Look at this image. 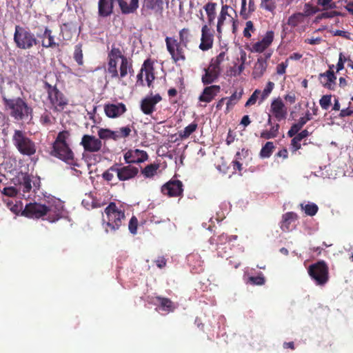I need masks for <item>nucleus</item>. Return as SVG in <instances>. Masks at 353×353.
<instances>
[{"instance_id":"9","label":"nucleus","mask_w":353,"mask_h":353,"mask_svg":"<svg viewBox=\"0 0 353 353\" xmlns=\"http://www.w3.org/2000/svg\"><path fill=\"white\" fill-rule=\"evenodd\" d=\"M167 51L174 63L184 62L186 60L185 47L174 37H166L165 39Z\"/></svg>"},{"instance_id":"33","label":"nucleus","mask_w":353,"mask_h":353,"mask_svg":"<svg viewBox=\"0 0 353 353\" xmlns=\"http://www.w3.org/2000/svg\"><path fill=\"white\" fill-rule=\"evenodd\" d=\"M122 6V10L127 12V14H134L137 12L139 7V0H130V2H127L126 0H120L119 1Z\"/></svg>"},{"instance_id":"49","label":"nucleus","mask_w":353,"mask_h":353,"mask_svg":"<svg viewBox=\"0 0 353 353\" xmlns=\"http://www.w3.org/2000/svg\"><path fill=\"white\" fill-rule=\"evenodd\" d=\"M300 142L301 141L299 139L297 134L292 139L290 149L292 153H296L298 150L301 148V144Z\"/></svg>"},{"instance_id":"57","label":"nucleus","mask_w":353,"mask_h":353,"mask_svg":"<svg viewBox=\"0 0 353 353\" xmlns=\"http://www.w3.org/2000/svg\"><path fill=\"white\" fill-rule=\"evenodd\" d=\"M131 128L129 125L121 127L118 130L119 139L126 138L130 136L131 132Z\"/></svg>"},{"instance_id":"47","label":"nucleus","mask_w":353,"mask_h":353,"mask_svg":"<svg viewBox=\"0 0 353 353\" xmlns=\"http://www.w3.org/2000/svg\"><path fill=\"white\" fill-rule=\"evenodd\" d=\"M226 53L224 51L221 52L215 58L212 59V61L213 62L214 65L216 68L217 70H219V72L221 73V64L224 61Z\"/></svg>"},{"instance_id":"38","label":"nucleus","mask_w":353,"mask_h":353,"mask_svg":"<svg viewBox=\"0 0 353 353\" xmlns=\"http://www.w3.org/2000/svg\"><path fill=\"white\" fill-rule=\"evenodd\" d=\"M115 173L118 176V163H114L113 165L108 168V170L103 172V179L108 182L112 181L114 178Z\"/></svg>"},{"instance_id":"35","label":"nucleus","mask_w":353,"mask_h":353,"mask_svg":"<svg viewBox=\"0 0 353 353\" xmlns=\"http://www.w3.org/2000/svg\"><path fill=\"white\" fill-rule=\"evenodd\" d=\"M198 128V124L196 122H192L189 125L185 126L184 130L179 131V135L181 140L190 137V134L194 133Z\"/></svg>"},{"instance_id":"32","label":"nucleus","mask_w":353,"mask_h":353,"mask_svg":"<svg viewBox=\"0 0 353 353\" xmlns=\"http://www.w3.org/2000/svg\"><path fill=\"white\" fill-rule=\"evenodd\" d=\"M230 8L231 7L228 5L222 6L216 24V31L219 34V35H221L222 33V27L224 24L225 21L226 20V17L230 16L228 10L229 9H230Z\"/></svg>"},{"instance_id":"60","label":"nucleus","mask_w":353,"mask_h":353,"mask_svg":"<svg viewBox=\"0 0 353 353\" xmlns=\"http://www.w3.org/2000/svg\"><path fill=\"white\" fill-rule=\"evenodd\" d=\"M241 156V153L239 152H237L236 154V159L232 161L233 163V168L235 170L241 171L242 170V164L239 161V157Z\"/></svg>"},{"instance_id":"63","label":"nucleus","mask_w":353,"mask_h":353,"mask_svg":"<svg viewBox=\"0 0 353 353\" xmlns=\"http://www.w3.org/2000/svg\"><path fill=\"white\" fill-rule=\"evenodd\" d=\"M260 137L262 139H265V140H269V139H272V134L271 130H264L261 132Z\"/></svg>"},{"instance_id":"2","label":"nucleus","mask_w":353,"mask_h":353,"mask_svg":"<svg viewBox=\"0 0 353 353\" xmlns=\"http://www.w3.org/2000/svg\"><path fill=\"white\" fill-rule=\"evenodd\" d=\"M70 135V131L68 130L60 131L58 133L52 145L51 154L71 166L80 167V164L78 160L75 159L74 152L68 142Z\"/></svg>"},{"instance_id":"14","label":"nucleus","mask_w":353,"mask_h":353,"mask_svg":"<svg viewBox=\"0 0 353 353\" xmlns=\"http://www.w3.org/2000/svg\"><path fill=\"white\" fill-rule=\"evenodd\" d=\"M48 213V205L37 203H29L26 205L22 214L30 218H40Z\"/></svg>"},{"instance_id":"64","label":"nucleus","mask_w":353,"mask_h":353,"mask_svg":"<svg viewBox=\"0 0 353 353\" xmlns=\"http://www.w3.org/2000/svg\"><path fill=\"white\" fill-rule=\"evenodd\" d=\"M8 205L10 208L11 211L16 214L19 212L21 210V207H19V205L17 204H12V202L11 201H8Z\"/></svg>"},{"instance_id":"10","label":"nucleus","mask_w":353,"mask_h":353,"mask_svg":"<svg viewBox=\"0 0 353 353\" xmlns=\"http://www.w3.org/2000/svg\"><path fill=\"white\" fill-rule=\"evenodd\" d=\"M163 6V0H142V6L140 10L141 15L147 17H150L152 12L162 14Z\"/></svg>"},{"instance_id":"15","label":"nucleus","mask_w":353,"mask_h":353,"mask_svg":"<svg viewBox=\"0 0 353 353\" xmlns=\"http://www.w3.org/2000/svg\"><path fill=\"white\" fill-rule=\"evenodd\" d=\"M81 145L86 152H99L102 148V141L99 138L90 134H84L81 138Z\"/></svg>"},{"instance_id":"51","label":"nucleus","mask_w":353,"mask_h":353,"mask_svg":"<svg viewBox=\"0 0 353 353\" xmlns=\"http://www.w3.org/2000/svg\"><path fill=\"white\" fill-rule=\"evenodd\" d=\"M261 93L259 89H256L255 91L250 96L248 100H247L246 103L245 104V107H248V105H254L256 103L257 99H259V96Z\"/></svg>"},{"instance_id":"18","label":"nucleus","mask_w":353,"mask_h":353,"mask_svg":"<svg viewBox=\"0 0 353 353\" xmlns=\"http://www.w3.org/2000/svg\"><path fill=\"white\" fill-rule=\"evenodd\" d=\"M148 159V154L145 151L140 149H134L128 150L124 154V161L125 163H141Z\"/></svg>"},{"instance_id":"1","label":"nucleus","mask_w":353,"mask_h":353,"mask_svg":"<svg viewBox=\"0 0 353 353\" xmlns=\"http://www.w3.org/2000/svg\"><path fill=\"white\" fill-rule=\"evenodd\" d=\"M106 59V73L111 79L122 80L128 74H134L132 59L126 57L122 48L115 44H112L108 52Z\"/></svg>"},{"instance_id":"11","label":"nucleus","mask_w":353,"mask_h":353,"mask_svg":"<svg viewBox=\"0 0 353 353\" xmlns=\"http://www.w3.org/2000/svg\"><path fill=\"white\" fill-rule=\"evenodd\" d=\"M183 182L179 179H170L161 186V193L169 197L182 196L183 189Z\"/></svg>"},{"instance_id":"54","label":"nucleus","mask_w":353,"mask_h":353,"mask_svg":"<svg viewBox=\"0 0 353 353\" xmlns=\"http://www.w3.org/2000/svg\"><path fill=\"white\" fill-rule=\"evenodd\" d=\"M345 14L337 12V10H332L331 12H323L320 14L319 18H332L334 17H345Z\"/></svg>"},{"instance_id":"44","label":"nucleus","mask_w":353,"mask_h":353,"mask_svg":"<svg viewBox=\"0 0 353 353\" xmlns=\"http://www.w3.org/2000/svg\"><path fill=\"white\" fill-rule=\"evenodd\" d=\"M260 6L262 9L268 10L272 13L274 12L276 7V3L274 0H261Z\"/></svg>"},{"instance_id":"23","label":"nucleus","mask_w":353,"mask_h":353,"mask_svg":"<svg viewBox=\"0 0 353 353\" xmlns=\"http://www.w3.org/2000/svg\"><path fill=\"white\" fill-rule=\"evenodd\" d=\"M319 80L325 88L335 89L336 76L333 70H327L325 72L319 74Z\"/></svg>"},{"instance_id":"22","label":"nucleus","mask_w":353,"mask_h":353,"mask_svg":"<svg viewBox=\"0 0 353 353\" xmlns=\"http://www.w3.org/2000/svg\"><path fill=\"white\" fill-rule=\"evenodd\" d=\"M104 111L109 118H117L127 111L125 105L123 103H107L104 106Z\"/></svg>"},{"instance_id":"8","label":"nucleus","mask_w":353,"mask_h":353,"mask_svg":"<svg viewBox=\"0 0 353 353\" xmlns=\"http://www.w3.org/2000/svg\"><path fill=\"white\" fill-rule=\"evenodd\" d=\"M308 275L319 285H324L330 279L329 268L325 261H319L308 266Z\"/></svg>"},{"instance_id":"62","label":"nucleus","mask_w":353,"mask_h":353,"mask_svg":"<svg viewBox=\"0 0 353 353\" xmlns=\"http://www.w3.org/2000/svg\"><path fill=\"white\" fill-rule=\"evenodd\" d=\"M352 111H351V108H346L341 110L339 112L340 118H345V117L352 116Z\"/></svg>"},{"instance_id":"29","label":"nucleus","mask_w":353,"mask_h":353,"mask_svg":"<svg viewBox=\"0 0 353 353\" xmlns=\"http://www.w3.org/2000/svg\"><path fill=\"white\" fill-rule=\"evenodd\" d=\"M268 67V63L265 59L259 57L253 68L252 77L254 79L260 78L263 76Z\"/></svg>"},{"instance_id":"24","label":"nucleus","mask_w":353,"mask_h":353,"mask_svg":"<svg viewBox=\"0 0 353 353\" xmlns=\"http://www.w3.org/2000/svg\"><path fill=\"white\" fill-rule=\"evenodd\" d=\"M63 205L61 203L60 201H57L54 202L53 204H51L48 207V213L46 216H48V220L51 221V223H54L63 216Z\"/></svg>"},{"instance_id":"48","label":"nucleus","mask_w":353,"mask_h":353,"mask_svg":"<svg viewBox=\"0 0 353 353\" xmlns=\"http://www.w3.org/2000/svg\"><path fill=\"white\" fill-rule=\"evenodd\" d=\"M332 96L331 94H327L322 96L321 98L320 99L319 103L322 108L324 109V110H327V109L330 106L332 103Z\"/></svg>"},{"instance_id":"41","label":"nucleus","mask_w":353,"mask_h":353,"mask_svg":"<svg viewBox=\"0 0 353 353\" xmlns=\"http://www.w3.org/2000/svg\"><path fill=\"white\" fill-rule=\"evenodd\" d=\"M241 95H242V92H238L236 91H235L234 92L232 93V94L229 97V98H227V103H226V110L228 112L230 111V110L231 109V108L233 107V105H234V104L237 103L238 101L240 100L241 97Z\"/></svg>"},{"instance_id":"45","label":"nucleus","mask_w":353,"mask_h":353,"mask_svg":"<svg viewBox=\"0 0 353 353\" xmlns=\"http://www.w3.org/2000/svg\"><path fill=\"white\" fill-rule=\"evenodd\" d=\"M301 207L308 216H314L318 212V206L314 203L306 204L305 205L301 204Z\"/></svg>"},{"instance_id":"43","label":"nucleus","mask_w":353,"mask_h":353,"mask_svg":"<svg viewBox=\"0 0 353 353\" xmlns=\"http://www.w3.org/2000/svg\"><path fill=\"white\" fill-rule=\"evenodd\" d=\"M320 10H321L318 8L317 6H314L310 4V3H305L304 6V12H302V14L305 19V17L312 16V14L317 13Z\"/></svg>"},{"instance_id":"55","label":"nucleus","mask_w":353,"mask_h":353,"mask_svg":"<svg viewBox=\"0 0 353 353\" xmlns=\"http://www.w3.org/2000/svg\"><path fill=\"white\" fill-rule=\"evenodd\" d=\"M1 193L6 195L7 196H9V197H14V196H16V195H17V189H15L14 187L13 186H10V187H5L3 190H1Z\"/></svg>"},{"instance_id":"36","label":"nucleus","mask_w":353,"mask_h":353,"mask_svg":"<svg viewBox=\"0 0 353 353\" xmlns=\"http://www.w3.org/2000/svg\"><path fill=\"white\" fill-rule=\"evenodd\" d=\"M304 21V18L302 12H296L289 17L287 24L291 28H296L298 25Z\"/></svg>"},{"instance_id":"53","label":"nucleus","mask_w":353,"mask_h":353,"mask_svg":"<svg viewBox=\"0 0 353 353\" xmlns=\"http://www.w3.org/2000/svg\"><path fill=\"white\" fill-rule=\"evenodd\" d=\"M137 225H138V220L137 216H133L131 217L129 224L128 228L131 234H136L137 232Z\"/></svg>"},{"instance_id":"7","label":"nucleus","mask_w":353,"mask_h":353,"mask_svg":"<svg viewBox=\"0 0 353 353\" xmlns=\"http://www.w3.org/2000/svg\"><path fill=\"white\" fill-rule=\"evenodd\" d=\"M44 88L47 90L49 108L54 112H61L67 107L68 99L63 92L58 89L57 85H52L47 81L44 83Z\"/></svg>"},{"instance_id":"6","label":"nucleus","mask_w":353,"mask_h":353,"mask_svg":"<svg viewBox=\"0 0 353 353\" xmlns=\"http://www.w3.org/2000/svg\"><path fill=\"white\" fill-rule=\"evenodd\" d=\"M14 41L16 46L21 49H30L39 44V39L28 28L16 25L14 32Z\"/></svg>"},{"instance_id":"30","label":"nucleus","mask_w":353,"mask_h":353,"mask_svg":"<svg viewBox=\"0 0 353 353\" xmlns=\"http://www.w3.org/2000/svg\"><path fill=\"white\" fill-rule=\"evenodd\" d=\"M217 3L208 2L203 7L207 14V21L208 26L214 24V21L216 17Z\"/></svg>"},{"instance_id":"61","label":"nucleus","mask_w":353,"mask_h":353,"mask_svg":"<svg viewBox=\"0 0 353 353\" xmlns=\"http://www.w3.org/2000/svg\"><path fill=\"white\" fill-rule=\"evenodd\" d=\"M154 262L159 268H163L167 264V260L164 256L158 257Z\"/></svg>"},{"instance_id":"5","label":"nucleus","mask_w":353,"mask_h":353,"mask_svg":"<svg viewBox=\"0 0 353 353\" xmlns=\"http://www.w3.org/2000/svg\"><path fill=\"white\" fill-rule=\"evenodd\" d=\"M106 220L103 219V224L106 232L118 230L125 218V212L119 209L115 202H110L105 208Z\"/></svg>"},{"instance_id":"39","label":"nucleus","mask_w":353,"mask_h":353,"mask_svg":"<svg viewBox=\"0 0 353 353\" xmlns=\"http://www.w3.org/2000/svg\"><path fill=\"white\" fill-rule=\"evenodd\" d=\"M73 58L79 66L83 65V54L82 50V44L79 43L74 46Z\"/></svg>"},{"instance_id":"26","label":"nucleus","mask_w":353,"mask_h":353,"mask_svg":"<svg viewBox=\"0 0 353 353\" xmlns=\"http://www.w3.org/2000/svg\"><path fill=\"white\" fill-rule=\"evenodd\" d=\"M220 90L219 85H208L203 89L202 94L199 97V100L205 103H210L220 92Z\"/></svg>"},{"instance_id":"13","label":"nucleus","mask_w":353,"mask_h":353,"mask_svg":"<svg viewBox=\"0 0 353 353\" xmlns=\"http://www.w3.org/2000/svg\"><path fill=\"white\" fill-rule=\"evenodd\" d=\"M117 1L121 13L128 14V12L122 10V6L119 1L120 0H99L98 2V14L100 17H108L112 15L114 12V3Z\"/></svg>"},{"instance_id":"17","label":"nucleus","mask_w":353,"mask_h":353,"mask_svg":"<svg viewBox=\"0 0 353 353\" xmlns=\"http://www.w3.org/2000/svg\"><path fill=\"white\" fill-rule=\"evenodd\" d=\"M270 112H272L277 121L286 119L288 108L281 98L272 100L270 105Z\"/></svg>"},{"instance_id":"56","label":"nucleus","mask_w":353,"mask_h":353,"mask_svg":"<svg viewBox=\"0 0 353 353\" xmlns=\"http://www.w3.org/2000/svg\"><path fill=\"white\" fill-rule=\"evenodd\" d=\"M289 59L285 61L278 63L276 65V72L278 74H283L286 72V69L288 66Z\"/></svg>"},{"instance_id":"27","label":"nucleus","mask_w":353,"mask_h":353,"mask_svg":"<svg viewBox=\"0 0 353 353\" xmlns=\"http://www.w3.org/2000/svg\"><path fill=\"white\" fill-rule=\"evenodd\" d=\"M298 219V214L294 212L285 213L282 216L281 223V229L282 231L288 232L290 230L291 224Z\"/></svg>"},{"instance_id":"12","label":"nucleus","mask_w":353,"mask_h":353,"mask_svg":"<svg viewBox=\"0 0 353 353\" xmlns=\"http://www.w3.org/2000/svg\"><path fill=\"white\" fill-rule=\"evenodd\" d=\"M162 101V96L157 93L154 95L145 96L140 102V108L143 114L151 115L156 110V105Z\"/></svg>"},{"instance_id":"37","label":"nucleus","mask_w":353,"mask_h":353,"mask_svg":"<svg viewBox=\"0 0 353 353\" xmlns=\"http://www.w3.org/2000/svg\"><path fill=\"white\" fill-rule=\"evenodd\" d=\"M275 145L272 141H268L262 146L259 156L262 158H268L272 155Z\"/></svg>"},{"instance_id":"58","label":"nucleus","mask_w":353,"mask_h":353,"mask_svg":"<svg viewBox=\"0 0 353 353\" xmlns=\"http://www.w3.org/2000/svg\"><path fill=\"white\" fill-rule=\"evenodd\" d=\"M40 122L42 125H52V116L50 113H44L41 115Z\"/></svg>"},{"instance_id":"19","label":"nucleus","mask_w":353,"mask_h":353,"mask_svg":"<svg viewBox=\"0 0 353 353\" xmlns=\"http://www.w3.org/2000/svg\"><path fill=\"white\" fill-rule=\"evenodd\" d=\"M214 34L210 31V28L208 24H204L201 28V39L199 48L202 51H208L213 47Z\"/></svg>"},{"instance_id":"52","label":"nucleus","mask_w":353,"mask_h":353,"mask_svg":"<svg viewBox=\"0 0 353 353\" xmlns=\"http://www.w3.org/2000/svg\"><path fill=\"white\" fill-rule=\"evenodd\" d=\"M112 130L101 128L98 130V136L100 140H109L111 139Z\"/></svg>"},{"instance_id":"25","label":"nucleus","mask_w":353,"mask_h":353,"mask_svg":"<svg viewBox=\"0 0 353 353\" xmlns=\"http://www.w3.org/2000/svg\"><path fill=\"white\" fill-rule=\"evenodd\" d=\"M38 37L41 39V46L43 48H48L59 46V44L55 42L52 31L48 27H45L43 32L42 34H39Z\"/></svg>"},{"instance_id":"16","label":"nucleus","mask_w":353,"mask_h":353,"mask_svg":"<svg viewBox=\"0 0 353 353\" xmlns=\"http://www.w3.org/2000/svg\"><path fill=\"white\" fill-rule=\"evenodd\" d=\"M139 172V168L127 163L124 165L123 163H118V179L120 181H126L134 179Z\"/></svg>"},{"instance_id":"50","label":"nucleus","mask_w":353,"mask_h":353,"mask_svg":"<svg viewBox=\"0 0 353 353\" xmlns=\"http://www.w3.org/2000/svg\"><path fill=\"white\" fill-rule=\"evenodd\" d=\"M248 282L252 285H263L265 282V279L261 274L259 276H252L248 277Z\"/></svg>"},{"instance_id":"21","label":"nucleus","mask_w":353,"mask_h":353,"mask_svg":"<svg viewBox=\"0 0 353 353\" xmlns=\"http://www.w3.org/2000/svg\"><path fill=\"white\" fill-rule=\"evenodd\" d=\"M274 37L273 31H268L265 36L259 41L252 44L250 50L254 52H263L271 46Z\"/></svg>"},{"instance_id":"46","label":"nucleus","mask_w":353,"mask_h":353,"mask_svg":"<svg viewBox=\"0 0 353 353\" xmlns=\"http://www.w3.org/2000/svg\"><path fill=\"white\" fill-rule=\"evenodd\" d=\"M256 31V28L254 26V22L252 21H247L245 23V28L243 30V36L247 39H250L252 32Z\"/></svg>"},{"instance_id":"40","label":"nucleus","mask_w":353,"mask_h":353,"mask_svg":"<svg viewBox=\"0 0 353 353\" xmlns=\"http://www.w3.org/2000/svg\"><path fill=\"white\" fill-rule=\"evenodd\" d=\"M179 41L183 45L185 48L188 47V45L190 41V32L189 28H182L179 31Z\"/></svg>"},{"instance_id":"42","label":"nucleus","mask_w":353,"mask_h":353,"mask_svg":"<svg viewBox=\"0 0 353 353\" xmlns=\"http://www.w3.org/2000/svg\"><path fill=\"white\" fill-rule=\"evenodd\" d=\"M20 188L23 193H28L32 189V179L29 175H24L20 182Z\"/></svg>"},{"instance_id":"31","label":"nucleus","mask_w":353,"mask_h":353,"mask_svg":"<svg viewBox=\"0 0 353 353\" xmlns=\"http://www.w3.org/2000/svg\"><path fill=\"white\" fill-rule=\"evenodd\" d=\"M159 168V163H150L141 169V174L145 179H153L155 175L158 174Z\"/></svg>"},{"instance_id":"20","label":"nucleus","mask_w":353,"mask_h":353,"mask_svg":"<svg viewBox=\"0 0 353 353\" xmlns=\"http://www.w3.org/2000/svg\"><path fill=\"white\" fill-rule=\"evenodd\" d=\"M220 74L219 70L210 61L208 66L204 68V74L201 77V81L204 85L212 84L219 79Z\"/></svg>"},{"instance_id":"4","label":"nucleus","mask_w":353,"mask_h":353,"mask_svg":"<svg viewBox=\"0 0 353 353\" xmlns=\"http://www.w3.org/2000/svg\"><path fill=\"white\" fill-rule=\"evenodd\" d=\"M12 141L21 155L31 157L35 155L37 151V143L28 137L26 131L14 130L12 137Z\"/></svg>"},{"instance_id":"59","label":"nucleus","mask_w":353,"mask_h":353,"mask_svg":"<svg viewBox=\"0 0 353 353\" xmlns=\"http://www.w3.org/2000/svg\"><path fill=\"white\" fill-rule=\"evenodd\" d=\"M227 242H231V239L230 238V236L226 234H222L218 236L216 245L217 246H219L220 245V244H223Z\"/></svg>"},{"instance_id":"3","label":"nucleus","mask_w":353,"mask_h":353,"mask_svg":"<svg viewBox=\"0 0 353 353\" xmlns=\"http://www.w3.org/2000/svg\"><path fill=\"white\" fill-rule=\"evenodd\" d=\"M2 100L5 110L9 112L12 118L17 120H24L32 117V107L29 106L26 100L21 97L8 99L6 96H3Z\"/></svg>"},{"instance_id":"28","label":"nucleus","mask_w":353,"mask_h":353,"mask_svg":"<svg viewBox=\"0 0 353 353\" xmlns=\"http://www.w3.org/2000/svg\"><path fill=\"white\" fill-rule=\"evenodd\" d=\"M143 69H145V81L149 86H151L154 79V68L153 65V61L150 59H147L143 63Z\"/></svg>"},{"instance_id":"34","label":"nucleus","mask_w":353,"mask_h":353,"mask_svg":"<svg viewBox=\"0 0 353 353\" xmlns=\"http://www.w3.org/2000/svg\"><path fill=\"white\" fill-rule=\"evenodd\" d=\"M156 299L158 300L161 310L166 311L168 313L169 312L174 311V303L170 300V299L160 297V296H158L156 297Z\"/></svg>"}]
</instances>
